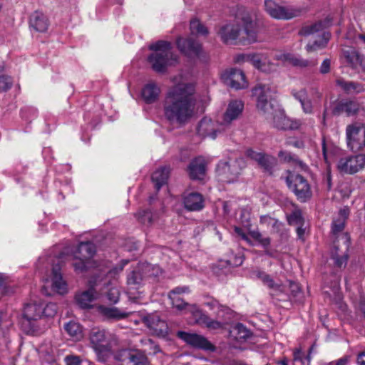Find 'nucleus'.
I'll use <instances>...</instances> for the list:
<instances>
[{
    "label": "nucleus",
    "mask_w": 365,
    "mask_h": 365,
    "mask_svg": "<svg viewBox=\"0 0 365 365\" xmlns=\"http://www.w3.org/2000/svg\"><path fill=\"white\" fill-rule=\"evenodd\" d=\"M176 43L180 51L189 57L198 56L201 51L200 43L191 38L179 37L177 39Z\"/></svg>",
    "instance_id": "nucleus-21"
},
{
    "label": "nucleus",
    "mask_w": 365,
    "mask_h": 365,
    "mask_svg": "<svg viewBox=\"0 0 365 365\" xmlns=\"http://www.w3.org/2000/svg\"><path fill=\"white\" fill-rule=\"evenodd\" d=\"M343 54L349 65L354 69L357 68L359 63H361L363 55L354 48L344 50Z\"/></svg>",
    "instance_id": "nucleus-38"
},
{
    "label": "nucleus",
    "mask_w": 365,
    "mask_h": 365,
    "mask_svg": "<svg viewBox=\"0 0 365 365\" xmlns=\"http://www.w3.org/2000/svg\"><path fill=\"white\" fill-rule=\"evenodd\" d=\"M232 310L226 305L220 304L218 309H216L215 314L218 318H225L227 316L230 315Z\"/></svg>",
    "instance_id": "nucleus-53"
},
{
    "label": "nucleus",
    "mask_w": 365,
    "mask_h": 365,
    "mask_svg": "<svg viewBox=\"0 0 365 365\" xmlns=\"http://www.w3.org/2000/svg\"><path fill=\"white\" fill-rule=\"evenodd\" d=\"M128 263V262H125L120 267H115L110 269L106 274L108 278H115L120 272H122L123 267Z\"/></svg>",
    "instance_id": "nucleus-59"
},
{
    "label": "nucleus",
    "mask_w": 365,
    "mask_h": 365,
    "mask_svg": "<svg viewBox=\"0 0 365 365\" xmlns=\"http://www.w3.org/2000/svg\"><path fill=\"white\" fill-rule=\"evenodd\" d=\"M346 137L348 148L357 152L365 148V125L359 122L348 125L346 128Z\"/></svg>",
    "instance_id": "nucleus-7"
},
{
    "label": "nucleus",
    "mask_w": 365,
    "mask_h": 365,
    "mask_svg": "<svg viewBox=\"0 0 365 365\" xmlns=\"http://www.w3.org/2000/svg\"><path fill=\"white\" fill-rule=\"evenodd\" d=\"M350 357L349 356H344L336 361H332L330 365H346L349 361Z\"/></svg>",
    "instance_id": "nucleus-64"
},
{
    "label": "nucleus",
    "mask_w": 365,
    "mask_h": 365,
    "mask_svg": "<svg viewBox=\"0 0 365 365\" xmlns=\"http://www.w3.org/2000/svg\"><path fill=\"white\" fill-rule=\"evenodd\" d=\"M246 155L255 161L264 172L268 173L269 175L273 173L274 169L277 165V160L275 157L264 152H257L253 149H247Z\"/></svg>",
    "instance_id": "nucleus-13"
},
{
    "label": "nucleus",
    "mask_w": 365,
    "mask_h": 365,
    "mask_svg": "<svg viewBox=\"0 0 365 365\" xmlns=\"http://www.w3.org/2000/svg\"><path fill=\"white\" fill-rule=\"evenodd\" d=\"M190 311L197 324L205 326L212 330L223 327V323L211 319L207 314L202 313L197 307H190Z\"/></svg>",
    "instance_id": "nucleus-23"
},
{
    "label": "nucleus",
    "mask_w": 365,
    "mask_h": 365,
    "mask_svg": "<svg viewBox=\"0 0 365 365\" xmlns=\"http://www.w3.org/2000/svg\"><path fill=\"white\" fill-rule=\"evenodd\" d=\"M300 104H301L303 111L305 113L310 114L312 113L313 107H312V101L310 99H309L307 98L305 101L302 102Z\"/></svg>",
    "instance_id": "nucleus-61"
},
{
    "label": "nucleus",
    "mask_w": 365,
    "mask_h": 365,
    "mask_svg": "<svg viewBox=\"0 0 365 365\" xmlns=\"http://www.w3.org/2000/svg\"><path fill=\"white\" fill-rule=\"evenodd\" d=\"M12 81L9 76H0V92L7 91L11 87Z\"/></svg>",
    "instance_id": "nucleus-54"
},
{
    "label": "nucleus",
    "mask_w": 365,
    "mask_h": 365,
    "mask_svg": "<svg viewBox=\"0 0 365 365\" xmlns=\"http://www.w3.org/2000/svg\"><path fill=\"white\" fill-rule=\"evenodd\" d=\"M253 277L259 279L264 285L268 288L278 292H283L284 289L281 284L275 283L272 277L260 269H255L252 272Z\"/></svg>",
    "instance_id": "nucleus-33"
},
{
    "label": "nucleus",
    "mask_w": 365,
    "mask_h": 365,
    "mask_svg": "<svg viewBox=\"0 0 365 365\" xmlns=\"http://www.w3.org/2000/svg\"><path fill=\"white\" fill-rule=\"evenodd\" d=\"M365 167V155H346L339 158L336 168L341 174L353 175Z\"/></svg>",
    "instance_id": "nucleus-9"
},
{
    "label": "nucleus",
    "mask_w": 365,
    "mask_h": 365,
    "mask_svg": "<svg viewBox=\"0 0 365 365\" xmlns=\"http://www.w3.org/2000/svg\"><path fill=\"white\" fill-rule=\"evenodd\" d=\"M278 157L281 161L284 163H292L297 160V155L292 154L289 152L285 150H281L278 153Z\"/></svg>",
    "instance_id": "nucleus-52"
},
{
    "label": "nucleus",
    "mask_w": 365,
    "mask_h": 365,
    "mask_svg": "<svg viewBox=\"0 0 365 365\" xmlns=\"http://www.w3.org/2000/svg\"><path fill=\"white\" fill-rule=\"evenodd\" d=\"M361 105L356 101H341L333 109L334 115H339L345 113L347 116L356 115L360 110Z\"/></svg>",
    "instance_id": "nucleus-27"
},
{
    "label": "nucleus",
    "mask_w": 365,
    "mask_h": 365,
    "mask_svg": "<svg viewBox=\"0 0 365 365\" xmlns=\"http://www.w3.org/2000/svg\"><path fill=\"white\" fill-rule=\"evenodd\" d=\"M66 365H81V361L78 356H67L65 358Z\"/></svg>",
    "instance_id": "nucleus-63"
},
{
    "label": "nucleus",
    "mask_w": 365,
    "mask_h": 365,
    "mask_svg": "<svg viewBox=\"0 0 365 365\" xmlns=\"http://www.w3.org/2000/svg\"><path fill=\"white\" fill-rule=\"evenodd\" d=\"M345 222L343 219H335L332 222V234L338 238L337 241L334 242L333 247L331 250V258L334 261V265L338 268L345 267L348 260L347 251L350 245V237L347 233L341 232L344 228Z\"/></svg>",
    "instance_id": "nucleus-3"
},
{
    "label": "nucleus",
    "mask_w": 365,
    "mask_h": 365,
    "mask_svg": "<svg viewBox=\"0 0 365 365\" xmlns=\"http://www.w3.org/2000/svg\"><path fill=\"white\" fill-rule=\"evenodd\" d=\"M97 299V293L93 287L88 290L77 293L75 297L76 304L81 309L91 308V303Z\"/></svg>",
    "instance_id": "nucleus-29"
},
{
    "label": "nucleus",
    "mask_w": 365,
    "mask_h": 365,
    "mask_svg": "<svg viewBox=\"0 0 365 365\" xmlns=\"http://www.w3.org/2000/svg\"><path fill=\"white\" fill-rule=\"evenodd\" d=\"M260 222L263 224H270L273 227H278L281 225L279 220L272 218L268 215H264L260 217Z\"/></svg>",
    "instance_id": "nucleus-57"
},
{
    "label": "nucleus",
    "mask_w": 365,
    "mask_h": 365,
    "mask_svg": "<svg viewBox=\"0 0 365 365\" xmlns=\"http://www.w3.org/2000/svg\"><path fill=\"white\" fill-rule=\"evenodd\" d=\"M96 353L97 360L106 365H110L109 361L112 356L111 345L105 346L93 349Z\"/></svg>",
    "instance_id": "nucleus-40"
},
{
    "label": "nucleus",
    "mask_w": 365,
    "mask_h": 365,
    "mask_svg": "<svg viewBox=\"0 0 365 365\" xmlns=\"http://www.w3.org/2000/svg\"><path fill=\"white\" fill-rule=\"evenodd\" d=\"M273 114V126L279 130H298L302 125L299 119L290 118L283 111H274Z\"/></svg>",
    "instance_id": "nucleus-16"
},
{
    "label": "nucleus",
    "mask_w": 365,
    "mask_h": 365,
    "mask_svg": "<svg viewBox=\"0 0 365 365\" xmlns=\"http://www.w3.org/2000/svg\"><path fill=\"white\" fill-rule=\"evenodd\" d=\"M153 267L150 264L140 263L129 272L127 275V284L133 289H138L141 287L145 278L150 276L151 269Z\"/></svg>",
    "instance_id": "nucleus-12"
},
{
    "label": "nucleus",
    "mask_w": 365,
    "mask_h": 365,
    "mask_svg": "<svg viewBox=\"0 0 365 365\" xmlns=\"http://www.w3.org/2000/svg\"><path fill=\"white\" fill-rule=\"evenodd\" d=\"M324 27V24L321 21H319L314 24L303 27L299 31V34L303 36H309L322 31Z\"/></svg>",
    "instance_id": "nucleus-46"
},
{
    "label": "nucleus",
    "mask_w": 365,
    "mask_h": 365,
    "mask_svg": "<svg viewBox=\"0 0 365 365\" xmlns=\"http://www.w3.org/2000/svg\"><path fill=\"white\" fill-rule=\"evenodd\" d=\"M171 48V43L166 41H158L149 46V49L155 52L148 60L155 71L163 73L168 66L177 63L178 56L173 53Z\"/></svg>",
    "instance_id": "nucleus-4"
},
{
    "label": "nucleus",
    "mask_w": 365,
    "mask_h": 365,
    "mask_svg": "<svg viewBox=\"0 0 365 365\" xmlns=\"http://www.w3.org/2000/svg\"><path fill=\"white\" fill-rule=\"evenodd\" d=\"M23 317L26 321H36L42 317V304L35 302L28 303L23 311Z\"/></svg>",
    "instance_id": "nucleus-31"
},
{
    "label": "nucleus",
    "mask_w": 365,
    "mask_h": 365,
    "mask_svg": "<svg viewBox=\"0 0 365 365\" xmlns=\"http://www.w3.org/2000/svg\"><path fill=\"white\" fill-rule=\"evenodd\" d=\"M336 83L347 94H358L363 93L365 90L362 84L355 81H346L341 78H338Z\"/></svg>",
    "instance_id": "nucleus-32"
},
{
    "label": "nucleus",
    "mask_w": 365,
    "mask_h": 365,
    "mask_svg": "<svg viewBox=\"0 0 365 365\" xmlns=\"http://www.w3.org/2000/svg\"><path fill=\"white\" fill-rule=\"evenodd\" d=\"M177 336L192 347L206 351L215 350V346L202 335L180 331Z\"/></svg>",
    "instance_id": "nucleus-15"
},
{
    "label": "nucleus",
    "mask_w": 365,
    "mask_h": 365,
    "mask_svg": "<svg viewBox=\"0 0 365 365\" xmlns=\"http://www.w3.org/2000/svg\"><path fill=\"white\" fill-rule=\"evenodd\" d=\"M160 89L154 83H148L142 90V97L146 103L155 102L160 96Z\"/></svg>",
    "instance_id": "nucleus-34"
},
{
    "label": "nucleus",
    "mask_w": 365,
    "mask_h": 365,
    "mask_svg": "<svg viewBox=\"0 0 365 365\" xmlns=\"http://www.w3.org/2000/svg\"><path fill=\"white\" fill-rule=\"evenodd\" d=\"M136 217L138 218V220L139 221V222H140L143 225H148L152 222L153 214L148 210H142V211H139L136 214Z\"/></svg>",
    "instance_id": "nucleus-49"
},
{
    "label": "nucleus",
    "mask_w": 365,
    "mask_h": 365,
    "mask_svg": "<svg viewBox=\"0 0 365 365\" xmlns=\"http://www.w3.org/2000/svg\"><path fill=\"white\" fill-rule=\"evenodd\" d=\"M100 313L109 319H121L128 317V314L120 311L116 307H108L103 305L98 307Z\"/></svg>",
    "instance_id": "nucleus-37"
},
{
    "label": "nucleus",
    "mask_w": 365,
    "mask_h": 365,
    "mask_svg": "<svg viewBox=\"0 0 365 365\" xmlns=\"http://www.w3.org/2000/svg\"><path fill=\"white\" fill-rule=\"evenodd\" d=\"M207 165L206 160L202 156L192 159L187 167V173L190 179L193 180H204L207 173Z\"/></svg>",
    "instance_id": "nucleus-19"
},
{
    "label": "nucleus",
    "mask_w": 365,
    "mask_h": 365,
    "mask_svg": "<svg viewBox=\"0 0 365 365\" xmlns=\"http://www.w3.org/2000/svg\"><path fill=\"white\" fill-rule=\"evenodd\" d=\"M58 307L56 304L50 302L43 306L42 304V316L52 317L57 313Z\"/></svg>",
    "instance_id": "nucleus-50"
},
{
    "label": "nucleus",
    "mask_w": 365,
    "mask_h": 365,
    "mask_svg": "<svg viewBox=\"0 0 365 365\" xmlns=\"http://www.w3.org/2000/svg\"><path fill=\"white\" fill-rule=\"evenodd\" d=\"M236 18L243 24L241 30L238 25L231 24L222 26L218 32L221 39L226 43H232L238 40L239 43L246 45L257 41V33L252 16L245 9L240 10Z\"/></svg>",
    "instance_id": "nucleus-2"
},
{
    "label": "nucleus",
    "mask_w": 365,
    "mask_h": 365,
    "mask_svg": "<svg viewBox=\"0 0 365 365\" xmlns=\"http://www.w3.org/2000/svg\"><path fill=\"white\" fill-rule=\"evenodd\" d=\"M222 123L217 125L212 119L205 117L198 123L197 133L199 135L205 138L209 137L215 139L217 133H220L224 128Z\"/></svg>",
    "instance_id": "nucleus-17"
},
{
    "label": "nucleus",
    "mask_w": 365,
    "mask_h": 365,
    "mask_svg": "<svg viewBox=\"0 0 365 365\" xmlns=\"http://www.w3.org/2000/svg\"><path fill=\"white\" fill-rule=\"evenodd\" d=\"M235 337L238 340H245L249 339L252 333L251 331L242 324L238 323L233 329Z\"/></svg>",
    "instance_id": "nucleus-44"
},
{
    "label": "nucleus",
    "mask_w": 365,
    "mask_h": 365,
    "mask_svg": "<svg viewBox=\"0 0 365 365\" xmlns=\"http://www.w3.org/2000/svg\"><path fill=\"white\" fill-rule=\"evenodd\" d=\"M264 9L273 19L289 20L299 15V11L292 7L283 6L274 0H264Z\"/></svg>",
    "instance_id": "nucleus-10"
},
{
    "label": "nucleus",
    "mask_w": 365,
    "mask_h": 365,
    "mask_svg": "<svg viewBox=\"0 0 365 365\" xmlns=\"http://www.w3.org/2000/svg\"><path fill=\"white\" fill-rule=\"evenodd\" d=\"M51 287L53 291L60 294H63L67 292V284L63 279L61 267L58 264L54 265L52 268Z\"/></svg>",
    "instance_id": "nucleus-30"
},
{
    "label": "nucleus",
    "mask_w": 365,
    "mask_h": 365,
    "mask_svg": "<svg viewBox=\"0 0 365 365\" xmlns=\"http://www.w3.org/2000/svg\"><path fill=\"white\" fill-rule=\"evenodd\" d=\"M244 109V103L241 101L233 100L227 106L223 115L222 125H229L233 120L237 119Z\"/></svg>",
    "instance_id": "nucleus-24"
},
{
    "label": "nucleus",
    "mask_w": 365,
    "mask_h": 365,
    "mask_svg": "<svg viewBox=\"0 0 365 365\" xmlns=\"http://www.w3.org/2000/svg\"><path fill=\"white\" fill-rule=\"evenodd\" d=\"M337 147L334 146L331 143L327 142L324 139L322 140V153L324 159L327 164H329V158L335 154Z\"/></svg>",
    "instance_id": "nucleus-43"
},
{
    "label": "nucleus",
    "mask_w": 365,
    "mask_h": 365,
    "mask_svg": "<svg viewBox=\"0 0 365 365\" xmlns=\"http://www.w3.org/2000/svg\"><path fill=\"white\" fill-rule=\"evenodd\" d=\"M289 289L291 295L294 298L298 297V295L301 294V289L299 284L296 282H290Z\"/></svg>",
    "instance_id": "nucleus-62"
},
{
    "label": "nucleus",
    "mask_w": 365,
    "mask_h": 365,
    "mask_svg": "<svg viewBox=\"0 0 365 365\" xmlns=\"http://www.w3.org/2000/svg\"><path fill=\"white\" fill-rule=\"evenodd\" d=\"M143 322L153 334L165 336L168 333V327L165 321L160 319L155 314H148L143 318Z\"/></svg>",
    "instance_id": "nucleus-18"
},
{
    "label": "nucleus",
    "mask_w": 365,
    "mask_h": 365,
    "mask_svg": "<svg viewBox=\"0 0 365 365\" xmlns=\"http://www.w3.org/2000/svg\"><path fill=\"white\" fill-rule=\"evenodd\" d=\"M292 93L294 98L299 101L300 103L308 98L307 92L304 88L299 91H292Z\"/></svg>",
    "instance_id": "nucleus-56"
},
{
    "label": "nucleus",
    "mask_w": 365,
    "mask_h": 365,
    "mask_svg": "<svg viewBox=\"0 0 365 365\" xmlns=\"http://www.w3.org/2000/svg\"><path fill=\"white\" fill-rule=\"evenodd\" d=\"M189 292V288L187 287H178L171 290L168 297L171 301V303L174 307L178 310H185L188 312L192 313L190 311V307H196L194 304H189L184 302L183 299L180 297V294Z\"/></svg>",
    "instance_id": "nucleus-25"
},
{
    "label": "nucleus",
    "mask_w": 365,
    "mask_h": 365,
    "mask_svg": "<svg viewBox=\"0 0 365 365\" xmlns=\"http://www.w3.org/2000/svg\"><path fill=\"white\" fill-rule=\"evenodd\" d=\"M91 346L93 349L110 344V334L103 329H93L89 335Z\"/></svg>",
    "instance_id": "nucleus-26"
},
{
    "label": "nucleus",
    "mask_w": 365,
    "mask_h": 365,
    "mask_svg": "<svg viewBox=\"0 0 365 365\" xmlns=\"http://www.w3.org/2000/svg\"><path fill=\"white\" fill-rule=\"evenodd\" d=\"M113 359L118 365H149L146 354L140 349L118 350L114 354Z\"/></svg>",
    "instance_id": "nucleus-8"
},
{
    "label": "nucleus",
    "mask_w": 365,
    "mask_h": 365,
    "mask_svg": "<svg viewBox=\"0 0 365 365\" xmlns=\"http://www.w3.org/2000/svg\"><path fill=\"white\" fill-rule=\"evenodd\" d=\"M242 60L251 63L256 68L264 71V62L266 60L265 55L262 53H252L241 56Z\"/></svg>",
    "instance_id": "nucleus-39"
},
{
    "label": "nucleus",
    "mask_w": 365,
    "mask_h": 365,
    "mask_svg": "<svg viewBox=\"0 0 365 365\" xmlns=\"http://www.w3.org/2000/svg\"><path fill=\"white\" fill-rule=\"evenodd\" d=\"M246 166L244 158H239L229 162L221 161L217 167V173L221 181L231 183L235 182Z\"/></svg>",
    "instance_id": "nucleus-5"
},
{
    "label": "nucleus",
    "mask_w": 365,
    "mask_h": 365,
    "mask_svg": "<svg viewBox=\"0 0 365 365\" xmlns=\"http://www.w3.org/2000/svg\"><path fill=\"white\" fill-rule=\"evenodd\" d=\"M195 86L179 81L167 92L163 102L164 116L170 123L185 125L195 115Z\"/></svg>",
    "instance_id": "nucleus-1"
},
{
    "label": "nucleus",
    "mask_w": 365,
    "mask_h": 365,
    "mask_svg": "<svg viewBox=\"0 0 365 365\" xmlns=\"http://www.w3.org/2000/svg\"><path fill=\"white\" fill-rule=\"evenodd\" d=\"M329 39V34H323L322 37H321L319 40H315L312 43H309L306 48L307 51H313L319 48H324L327 42Z\"/></svg>",
    "instance_id": "nucleus-42"
},
{
    "label": "nucleus",
    "mask_w": 365,
    "mask_h": 365,
    "mask_svg": "<svg viewBox=\"0 0 365 365\" xmlns=\"http://www.w3.org/2000/svg\"><path fill=\"white\" fill-rule=\"evenodd\" d=\"M287 221L290 225H303L304 219L302 212L299 210H294L289 215L287 216Z\"/></svg>",
    "instance_id": "nucleus-47"
},
{
    "label": "nucleus",
    "mask_w": 365,
    "mask_h": 365,
    "mask_svg": "<svg viewBox=\"0 0 365 365\" xmlns=\"http://www.w3.org/2000/svg\"><path fill=\"white\" fill-rule=\"evenodd\" d=\"M142 344L145 346H148L149 351H150V353L153 354H155L160 351L159 346L155 344V342L150 339L142 340Z\"/></svg>",
    "instance_id": "nucleus-55"
},
{
    "label": "nucleus",
    "mask_w": 365,
    "mask_h": 365,
    "mask_svg": "<svg viewBox=\"0 0 365 365\" xmlns=\"http://www.w3.org/2000/svg\"><path fill=\"white\" fill-rule=\"evenodd\" d=\"M190 31L192 34L205 36L208 34L207 28L199 20L193 19L190 21Z\"/></svg>",
    "instance_id": "nucleus-45"
},
{
    "label": "nucleus",
    "mask_w": 365,
    "mask_h": 365,
    "mask_svg": "<svg viewBox=\"0 0 365 365\" xmlns=\"http://www.w3.org/2000/svg\"><path fill=\"white\" fill-rule=\"evenodd\" d=\"M120 291L116 287H111L106 293L108 302L111 304H116L120 299Z\"/></svg>",
    "instance_id": "nucleus-51"
},
{
    "label": "nucleus",
    "mask_w": 365,
    "mask_h": 365,
    "mask_svg": "<svg viewBox=\"0 0 365 365\" xmlns=\"http://www.w3.org/2000/svg\"><path fill=\"white\" fill-rule=\"evenodd\" d=\"M222 80L227 86L235 90L243 89L247 87L244 73L239 69L231 68L222 74Z\"/></svg>",
    "instance_id": "nucleus-14"
},
{
    "label": "nucleus",
    "mask_w": 365,
    "mask_h": 365,
    "mask_svg": "<svg viewBox=\"0 0 365 365\" xmlns=\"http://www.w3.org/2000/svg\"><path fill=\"white\" fill-rule=\"evenodd\" d=\"M271 88L267 85H257L252 88V96L256 98L257 108L264 114H269L273 110V106L269 101Z\"/></svg>",
    "instance_id": "nucleus-11"
},
{
    "label": "nucleus",
    "mask_w": 365,
    "mask_h": 365,
    "mask_svg": "<svg viewBox=\"0 0 365 365\" xmlns=\"http://www.w3.org/2000/svg\"><path fill=\"white\" fill-rule=\"evenodd\" d=\"M182 204L187 210L197 212L204 208L205 200L197 192L185 191L182 195Z\"/></svg>",
    "instance_id": "nucleus-20"
},
{
    "label": "nucleus",
    "mask_w": 365,
    "mask_h": 365,
    "mask_svg": "<svg viewBox=\"0 0 365 365\" xmlns=\"http://www.w3.org/2000/svg\"><path fill=\"white\" fill-rule=\"evenodd\" d=\"M286 182L288 187L294 193L298 200L305 202L312 196L310 185L307 179L299 174L290 173L286 178Z\"/></svg>",
    "instance_id": "nucleus-6"
},
{
    "label": "nucleus",
    "mask_w": 365,
    "mask_h": 365,
    "mask_svg": "<svg viewBox=\"0 0 365 365\" xmlns=\"http://www.w3.org/2000/svg\"><path fill=\"white\" fill-rule=\"evenodd\" d=\"M96 253V246L91 242H82L79 243L74 252L75 259H83L89 262V260Z\"/></svg>",
    "instance_id": "nucleus-28"
},
{
    "label": "nucleus",
    "mask_w": 365,
    "mask_h": 365,
    "mask_svg": "<svg viewBox=\"0 0 365 365\" xmlns=\"http://www.w3.org/2000/svg\"><path fill=\"white\" fill-rule=\"evenodd\" d=\"M277 60L288 63L299 68L314 67L317 64L315 60H307L290 53H280L275 56Z\"/></svg>",
    "instance_id": "nucleus-22"
},
{
    "label": "nucleus",
    "mask_w": 365,
    "mask_h": 365,
    "mask_svg": "<svg viewBox=\"0 0 365 365\" xmlns=\"http://www.w3.org/2000/svg\"><path fill=\"white\" fill-rule=\"evenodd\" d=\"M250 236L257 241L263 248L269 247L271 240L268 237H263L262 235L258 230H250Z\"/></svg>",
    "instance_id": "nucleus-48"
},
{
    "label": "nucleus",
    "mask_w": 365,
    "mask_h": 365,
    "mask_svg": "<svg viewBox=\"0 0 365 365\" xmlns=\"http://www.w3.org/2000/svg\"><path fill=\"white\" fill-rule=\"evenodd\" d=\"M30 25L38 32H45L48 27V19L43 14L36 11L31 16Z\"/></svg>",
    "instance_id": "nucleus-35"
},
{
    "label": "nucleus",
    "mask_w": 365,
    "mask_h": 365,
    "mask_svg": "<svg viewBox=\"0 0 365 365\" xmlns=\"http://www.w3.org/2000/svg\"><path fill=\"white\" fill-rule=\"evenodd\" d=\"M77 262L73 264V266L76 271L83 272L88 267L89 262L83 259H76Z\"/></svg>",
    "instance_id": "nucleus-58"
},
{
    "label": "nucleus",
    "mask_w": 365,
    "mask_h": 365,
    "mask_svg": "<svg viewBox=\"0 0 365 365\" xmlns=\"http://www.w3.org/2000/svg\"><path fill=\"white\" fill-rule=\"evenodd\" d=\"M331 68V60L329 58H325L319 68V72L322 74H327L330 71Z\"/></svg>",
    "instance_id": "nucleus-60"
},
{
    "label": "nucleus",
    "mask_w": 365,
    "mask_h": 365,
    "mask_svg": "<svg viewBox=\"0 0 365 365\" xmlns=\"http://www.w3.org/2000/svg\"><path fill=\"white\" fill-rule=\"evenodd\" d=\"M169 168L164 166L155 170L152 175V180L155 183L157 191L166 183L169 176Z\"/></svg>",
    "instance_id": "nucleus-36"
},
{
    "label": "nucleus",
    "mask_w": 365,
    "mask_h": 365,
    "mask_svg": "<svg viewBox=\"0 0 365 365\" xmlns=\"http://www.w3.org/2000/svg\"><path fill=\"white\" fill-rule=\"evenodd\" d=\"M64 329L68 334L76 340H79L83 336L82 328L77 322L71 321L64 325Z\"/></svg>",
    "instance_id": "nucleus-41"
}]
</instances>
